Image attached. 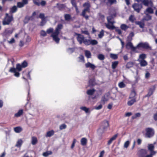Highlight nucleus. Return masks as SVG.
Returning a JSON list of instances; mask_svg holds the SVG:
<instances>
[{"label": "nucleus", "mask_w": 157, "mask_h": 157, "mask_svg": "<svg viewBox=\"0 0 157 157\" xmlns=\"http://www.w3.org/2000/svg\"><path fill=\"white\" fill-rule=\"evenodd\" d=\"M37 142V138L33 136L32 137V144L34 145H35Z\"/></svg>", "instance_id": "nucleus-38"}, {"label": "nucleus", "mask_w": 157, "mask_h": 157, "mask_svg": "<svg viewBox=\"0 0 157 157\" xmlns=\"http://www.w3.org/2000/svg\"><path fill=\"white\" fill-rule=\"evenodd\" d=\"M155 143H154V144H149L147 146V148L148 150L150 151V153L153 152H155L154 151V149L155 148V146L154 144H155Z\"/></svg>", "instance_id": "nucleus-13"}, {"label": "nucleus", "mask_w": 157, "mask_h": 157, "mask_svg": "<svg viewBox=\"0 0 157 157\" xmlns=\"http://www.w3.org/2000/svg\"><path fill=\"white\" fill-rule=\"evenodd\" d=\"M17 7L21 8L23 7L25 5L22 2H19L17 3Z\"/></svg>", "instance_id": "nucleus-43"}, {"label": "nucleus", "mask_w": 157, "mask_h": 157, "mask_svg": "<svg viewBox=\"0 0 157 157\" xmlns=\"http://www.w3.org/2000/svg\"><path fill=\"white\" fill-rule=\"evenodd\" d=\"M130 144V142L128 141L127 140L126 141L124 144V147L125 148H127L128 147L129 144Z\"/></svg>", "instance_id": "nucleus-55"}, {"label": "nucleus", "mask_w": 157, "mask_h": 157, "mask_svg": "<svg viewBox=\"0 0 157 157\" xmlns=\"http://www.w3.org/2000/svg\"><path fill=\"white\" fill-rule=\"evenodd\" d=\"M109 126V123L108 121H103L102 123V125L98 130V135L99 136H101L106 131Z\"/></svg>", "instance_id": "nucleus-1"}, {"label": "nucleus", "mask_w": 157, "mask_h": 157, "mask_svg": "<svg viewBox=\"0 0 157 157\" xmlns=\"http://www.w3.org/2000/svg\"><path fill=\"white\" fill-rule=\"evenodd\" d=\"M23 111L22 109L19 110L17 113L15 114L14 116L16 117H18L21 116L23 113Z\"/></svg>", "instance_id": "nucleus-33"}, {"label": "nucleus", "mask_w": 157, "mask_h": 157, "mask_svg": "<svg viewBox=\"0 0 157 157\" xmlns=\"http://www.w3.org/2000/svg\"><path fill=\"white\" fill-rule=\"evenodd\" d=\"M9 72L11 73H14V75L17 77H19L20 75V73L16 71V69L14 67H11L9 71Z\"/></svg>", "instance_id": "nucleus-12"}, {"label": "nucleus", "mask_w": 157, "mask_h": 157, "mask_svg": "<svg viewBox=\"0 0 157 157\" xmlns=\"http://www.w3.org/2000/svg\"><path fill=\"white\" fill-rule=\"evenodd\" d=\"M138 61L139 62L140 65L141 67H145L147 65V63L145 60L138 59Z\"/></svg>", "instance_id": "nucleus-16"}, {"label": "nucleus", "mask_w": 157, "mask_h": 157, "mask_svg": "<svg viewBox=\"0 0 157 157\" xmlns=\"http://www.w3.org/2000/svg\"><path fill=\"white\" fill-rule=\"evenodd\" d=\"M147 153V151L146 150L141 149L138 151L137 154L139 157H145Z\"/></svg>", "instance_id": "nucleus-7"}, {"label": "nucleus", "mask_w": 157, "mask_h": 157, "mask_svg": "<svg viewBox=\"0 0 157 157\" xmlns=\"http://www.w3.org/2000/svg\"><path fill=\"white\" fill-rule=\"evenodd\" d=\"M53 40L55 41L56 43L58 44L59 43L60 39L58 37H52Z\"/></svg>", "instance_id": "nucleus-53"}, {"label": "nucleus", "mask_w": 157, "mask_h": 157, "mask_svg": "<svg viewBox=\"0 0 157 157\" xmlns=\"http://www.w3.org/2000/svg\"><path fill=\"white\" fill-rule=\"evenodd\" d=\"M104 31L102 29L100 32L99 34L98 35V36L99 38H101L104 35Z\"/></svg>", "instance_id": "nucleus-51"}, {"label": "nucleus", "mask_w": 157, "mask_h": 157, "mask_svg": "<svg viewBox=\"0 0 157 157\" xmlns=\"http://www.w3.org/2000/svg\"><path fill=\"white\" fill-rule=\"evenodd\" d=\"M67 127V125L65 124H63L59 126V129L63 130L65 129Z\"/></svg>", "instance_id": "nucleus-58"}, {"label": "nucleus", "mask_w": 157, "mask_h": 157, "mask_svg": "<svg viewBox=\"0 0 157 157\" xmlns=\"http://www.w3.org/2000/svg\"><path fill=\"white\" fill-rule=\"evenodd\" d=\"M14 131L16 133H19L22 130V128L20 127H17L14 128Z\"/></svg>", "instance_id": "nucleus-29"}, {"label": "nucleus", "mask_w": 157, "mask_h": 157, "mask_svg": "<svg viewBox=\"0 0 157 157\" xmlns=\"http://www.w3.org/2000/svg\"><path fill=\"white\" fill-rule=\"evenodd\" d=\"M146 58V55L145 54H142L139 55V59L144 60V59Z\"/></svg>", "instance_id": "nucleus-44"}, {"label": "nucleus", "mask_w": 157, "mask_h": 157, "mask_svg": "<svg viewBox=\"0 0 157 157\" xmlns=\"http://www.w3.org/2000/svg\"><path fill=\"white\" fill-rule=\"evenodd\" d=\"M83 7H86L90 8V5L89 2H86L84 3L83 5Z\"/></svg>", "instance_id": "nucleus-62"}, {"label": "nucleus", "mask_w": 157, "mask_h": 157, "mask_svg": "<svg viewBox=\"0 0 157 157\" xmlns=\"http://www.w3.org/2000/svg\"><path fill=\"white\" fill-rule=\"evenodd\" d=\"M136 101V98H133L129 101H128L127 103V104L129 106H131Z\"/></svg>", "instance_id": "nucleus-26"}, {"label": "nucleus", "mask_w": 157, "mask_h": 157, "mask_svg": "<svg viewBox=\"0 0 157 157\" xmlns=\"http://www.w3.org/2000/svg\"><path fill=\"white\" fill-rule=\"evenodd\" d=\"M17 8L16 6H14L10 8V13H13L17 11Z\"/></svg>", "instance_id": "nucleus-20"}, {"label": "nucleus", "mask_w": 157, "mask_h": 157, "mask_svg": "<svg viewBox=\"0 0 157 157\" xmlns=\"http://www.w3.org/2000/svg\"><path fill=\"white\" fill-rule=\"evenodd\" d=\"M154 13L153 10L151 7H148L146 10L144 11V14L146 13H150L153 14Z\"/></svg>", "instance_id": "nucleus-17"}, {"label": "nucleus", "mask_w": 157, "mask_h": 157, "mask_svg": "<svg viewBox=\"0 0 157 157\" xmlns=\"http://www.w3.org/2000/svg\"><path fill=\"white\" fill-rule=\"evenodd\" d=\"M137 48H141L143 49L148 50H152V48L150 46L147 42L143 43L141 42L140 43L136 46Z\"/></svg>", "instance_id": "nucleus-3"}, {"label": "nucleus", "mask_w": 157, "mask_h": 157, "mask_svg": "<svg viewBox=\"0 0 157 157\" xmlns=\"http://www.w3.org/2000/svg\"><path fill=\"white\" fill-rule=\"evenodd\" d=\"M95 91V90L94 89L89 90H87L86 92V93L88 95H91L94 94Z\"/></svg>", "instance_id": "nucleus-28"}, {"label": "nucleus", "mask_w": 157, "mask_h": 157, "mask_svg": "<svg viewBox=\"0 0 157 157\" xmlns=\"http://www.w3.org/2000/svg\"><path fill=\"white\" fill-rule=\"evenodd\" d=\"M59 33V32L57 31V30H55L54 32H53L51 36L53 37H57Z\"/></svg>", "instance_id": "nucleus-36"}, {"label": "nucleus", "mask_w": 157, "mask_h": 157, "mask_svg": "<svg viewBox=\"0 0 157 157\" xmlns=\"http://www.w3.org/2000/svg\"><path fill=\"white\" fill-rule=\"evenodd\" d=\"M87 140L85 138H82L81 140V144L82 146H85L86 144Z\"/></svg>", "instance_id": "nucleus-22"}, {"label": "nucleus", "mask_w": 157, "mask_h": 157, "mask_svg": "<svg viewBox=\"0 0 157 157\" xmlns=\"http://www.w3.org/2000/svg\"><path fill=\"white\" fill-rule=\"evenodd\" d=\"M80 109L85 112L86 113L90 112L89 109L87 108L85 106H82L80 107Z\"/></svg>", "instance_id": "nucleus-40"}, {"label": "nucleus", "mask_w": 157, "mask_h": 157, "mask_svg": "<svg viewBox=\"0 0 157 157\" xmlns=\"http://www.w3.org/2000/svg\"><path fill=\"white\" fill-rule=\"evenodd\" d=\"M156 153V152H153L150 153L149 155H146L145 157H153V156L155 155Z\"/></svg>", "instance_id": "nucleus-54"}, {"label": "nucleus", "mask_w": 157, "mask_h": 157, "mask_svg": "<svg viewBox=\"0 0 157 157\" xmlns=\"http://www.w3.org/2000/svg\"><path fill=\"white\" fill-rule=\"evenodd\" d=\"M40 35L43 36H46L47 34L46 32L44 30H42L41 31Z\"/></svg>", "instance_id": "nucleus-63"}, {"label": "nucleus", "mask_w": 157, "mask_h": 157, "mask_svg": "<svg viewBox=\"0 0 157 157\" xmlns=\"http://www.w3.org/2000/svg\"><path fill=\"white\" fill-rule=\"evenodd\" d=\"M129 20L132 23L134 22V21L136 20V18L134 17V16L132 15H131L129 18Z\"/></svg>", "instance_id": "nucleus-49"}, {"label": "nucleus", "mask_w": 157, "mask_h": 157, "mask_svg": "<svg viewBox=\"0 0 157 157\" xmlns=\"http://www.w3.org/2000/svg\"><path fill=\"white\" fill-rule=\"evenodd\" d=\"M136 95V93L135 91L134 90L132 91L131 92V93L130 95V97H129V98L130 99L131 98H135V97Z\"/></svg>", "instance_id": "nucleus-41"}, {"label": "nucleus", "mask_w": 157, "mask_h": 157, "mask_svg": "<svg viewBox=\"0 0 157 157\" xmlns=\"http://www.w3.org/2000/svg\"><path fill=\"white\" fill-rule=\"evenodd\" d=\"M32 0L34 4L37 6H39L41 5L42 6H44L46 4V1L43 0H42L40 2L39 0Z\"/></svg>", "instance_id": "nucleus-8"}, {"label": "nucleus", "mask_w": 157, "mask_h": 157, "mask_svg": "<svg viewBox=\"0 0 157 157\" xmlns=\"http://www.w3.org/2000/svg\"><path fill=\"white\" fill-rule=\"evenodd\" d=\"M71 3L72 6L75 8H77V5L75 0H71Z\"/></svg>", "instance_id": "nucleus-61"}, {"label": "nucleus", "mask_w": 157, "mask_h": 157, "mask_svg": "<svg viewBox=\"0 0 157 157\" xmlns=\"http://www.w3.org/2000/svg\"><path fill=\"white\" fill-rule=\"evenodd\" d=\"M23 141L21 139H19L18 140L15 146L17 147H20L22 144Z\"/></svg>", "instance_id": "nucleus-35"}, {"label": "nucleus", "mask_w": 157, "mask_h": 157, "mask_svg": "<svg viewBox=\"0 0 157 157\" xmlns=\"http://www.w3.org/2000/svg\"><path fill=\"white\" fill-rule=\"evenodd\" d=\"M146 136L148 138L152 137L154 135L153 129L151 128H147L146 129Z\"/></svg>", "instance_id": "nucleus-6"}, {"label": "nucleus", "mask_w": 157, "mask_h": 157, "mask_svg": "<svg viewBox=\"0 0 157 157\" xmlns=\"http://www.w3.org/2000/svg\"><path fill=\"white\" fill-rule=\"evenodd\" d=\"M117 134L114 135L113 137H112L108 141L107 144L108 145H110L111 143H112V141L115 140V139L117 138Z\"/></svg>", "instance_id": "nucleus-24"}, {"label": "nucleus", "mask_w": 157, "mask_h": 157, "mask_svg": "<svg viewBox=\"0 0 157 157\" xmlns=\"http://www.w3.org/2000/svg\"><path fill=\"white\" fill-rule=\"evenodd\" d=\"M53 29L52 28H50L49 29H48L47 30L46 32L48 34H50L52 33L53 31Z\"/></svg>", "instance_id": "nucleus-56"}, {"label": "nucleus", "mask_w": 157, "mask_h": 157, "mask_svg": "<svg viewBox=\"0 0 157 157\" xmlns=\"http://www.w3.org/2000/svg\"><path fill=\"white\" fill-rule=\"evenodd\" d=\"M105 25L106 27L109 29L113 30L116 28V27L113 25H110L109 23H105Z\"/></svg>", "instance_id": "nucleus-18"}, {"label": "nucleus", "mask_w": 157, "mask_h": 157, "mask_svg": "<svg viewBox=\"0 0 157 157\" xmlns=\"http://www.w3.org/2000/svg\"><path fill=\"white\" fill-rule=\"evenodd\" d=\"M153 118L155 121H157V112L154 114Z\"/></svg>", "instance_id": "nucleus-64"}, {"label": "nucleus", "mask_w": 157, "mask_h": 157, "mask_svg": "<svg viewBox=\"0 0 157 157\" xmlns=\"http://www.w3.org/2000/svg\"><path fill=\"white\" fill-rule=\"evenodd\" d=\"M54 133V132L53 130H52L49 131L47 133L46 136V137H50L53 136Z\"/></svg>", "instance_id": "nucleus-27"}, {"label": "nucleus", "mask_w": 157, "mask_h": 157, "mask_svg": "<svg viewBox=\"0 0 157 157\" xmlns=\"http://www.w3.org/2000/svg\"><path fill=\"white\" fill-rule=\"evenodd\" d=\"M128 43H127L126 45V47L127 48H128V47H129V48H130L131 50L133 51H135L136 49V48H137L136 47H134L133 46L131 42V41H127Z\"/></svg>", "instance_id": "nucleus-11"}, {"label": "nucleus", "mask_w": 157, "mask_h": 157, "mask_svg": "<svg viewBox=\"0 0 157 157\" xmlns=\"http://www.w3.org/2000/svg\"><path fill=\"white\" fill-rule=\"evenodd\" d=\"M119 86L121 88H123L125 86V85L123 82H121L119 83Z\"/></svg>", "instance_id": "nucleus-57"}, {"label": "nucleus", "mask_w": 157, "mask_h": 157, "mask_svg": "<svg viewBox=\"0 0 157 157\" xmlns=\"http://www.w3.org/2000/svg\"><path fill=\"white\" fill-rule=\"evenodd\" d=\"M98 58L100 60H103L104 59L105 57L103 54H100L98 55Z\"/></svg>", "instance_id": "nucleus-39"}, {"label": "nucleus", "mask_w": 157, "mask_h": 157, "mask_svg": "<svg viewBox=\"0 0 157 157\" xmlns=\"http://www.w3.org/2000/svg\"><path fill=\"white\" fill-rule=\"evenodd\" d=\"M110 56L111 58L114 59H116L118 58V56L117 55L113 54H110Z\"/></svg>", "instance_id": "nucleus-50"}, {"label": "nucleus", "mask_w": 157, "mask_h": 157, "mask_svg": "<svg viewBox=\"0 0 157 157\" xmlns=\"http://www.w3.org/2000/svg\"><path fill=\"white\" fill-rule=\"evenodd\" d=\"M64 17L65 20L66 21H69L71 19V15L69 14H65Z\"/></svg>", "instance_id": "nucleus-34"}, {"label": "nucleus", "mask_w": 157, "mask_h": 157, "mask_svg": "<svg viewBox=\"0 0 157 157\" xmlns=\"http://www.w3.org/2000/svg\"><path fill=\"white\" fill-rule=\"evenodd\" d=\"M21 65L23 68H25L27 66L28 63L27 62L24 61L21 63Z\"/></svg>", "instance_id": "nucleus-59"}, {"label": "nucleus", "mask_w": 157, "mask_h": 157, "mask_svg": "<svg viewBox=\"0 0 157 157\" xmlns=\"http://www.w3.org/2000/svg\"><path fill=\"white\" fill-rule=\"evenodd\" d=\"M85 56L87 58H91V54L89 51H85Z\"/></svg>", "instance_id": "nucleus-23"}, {"label": "nucleus", "mask_w": 157, "mask_h": 157, "mask_svg": "<svg viewBox=\"0 0 157 157\" xmlns=\"http://www.w3.org/2000/svg\"><path fill=\"white\" fill-rule=\"evenodd\" d=\"M132 7L135 11L137 13H139L141 9L143 8L142 4L135 3L132 5Z\"/></svg>", "instance_id": "nucleus-4"}, {"label": "nucleus", "mask_w": 157, "mask_h": 157, "mask_svg": "<svg viewBox=\"0 0 157 157\" xmlns=\"http://www.w3.org/2000/svg\"><path fill=\"white\" fill-rule=\"evenodd\" d=\"M108 2L106 3L107 5L109 4L111 5L114 4H116L117 1L116 0H107Z\"/></svg>", "instance_id": "nucleus-31"}, {"label": "nucleus", "mask_w": 157, "mask_h": 157, "mask_svg": "<svg viewBox=\"0 0 157 157\" xmlns=\"http://www.w3.org/2000/svg\"><path fill=\"white\" fill-rule=\"evenodd\" d=\"M149 0H143L142 1V3L145 6H149Z\"/></svg>", "instance_id": "nucleus-47"}, {"label": "nucleus", "mask_w": 157, "mask_h": 157, "mask_svg": "<svg viewBox=\"0 0 157 157\" xmlns=\"http://www.w3.org/2000/svg\"><path fill=\"white\" fill-rule=\"evenodd\" d=\"M90 39H85L83 43L86 46L90 45Z\"/></svg>", "instance_id": "nucleus-37"}, {"label": "nucleus", "mask_w": 157, "mask_h": 157, "mask_svg": "<svg viewBox=\"0 0 157 157\" xmlns=\"http://www.w3.org/2000/svg\"><path fill=\"white\" fill-rule=\"evenodd\" d=\"M146 16L144 17L142 20L143 21H148L151 20L152 19V16L148 13L145 14Z\"/></svg>", "instance_id": "nucleus-15"}, {"label": "nucleus", "mask_w": 157, "mask_h": 157, "mask_svg": "<svg viewBox=\"0 0 157 157\" xmlns=\"http://www.w3.org/2000/svg\"><path fill=\"white\" fill-rule=\"evenodd\" d=\"M155 88L154 86H151L149 89L148 94L145 96L146 97H149L151 95L155 90Z\"/></svg>", "instance_id": "nucleus-9"}, {"label": "nucleus", "mask_w": 157, "mask_h": 157, "mask_svg": "<svg viewBox=\"0 0 157 157\" xmlns=\"http://www.w3.org/2000/svg\"><path fill=\"white\" fill-rule=\"evenodd\" d=\"M129 26L125 24H122L121 25L120 28L121 29L124 31H126V30L129 28Z\"/></svg>", "instance_id": "nucleus-30"}, {"label": "nucleus", "mask_w": 157, "mask_h": 157, "mask_svg": "<svg viewBox=\"0 0 157 157\" xmlns=\"http://www.w3.org/2000/svg\"><path fill=\"white\" fill-rule=\"evenodd\" d=\"M85 66L86 68H90L92 70H94L96 67L95 66L90 63L88 62L85 64Z\"/></svg>", "instance_id": "nucleus-14"}, {"label": "nucleus", "mask_w": 157, "mask_h": 157, "mask_svg": "<svg viewBox=\"0 0 157 157\" xmlns=\"http://www.w3.org/2000/svg\"><path fill=\"white\" fill-rule=\"evenodd\" d=\"M13 15H9L8 13H6L5 17L2 22V24L4 25H9L13 20Z\"/></svg>", "instance_id": "nucleus-2"}, {"label": "nucleus", "mask_w": 157, "mask_h": 157, "mask_svg": "<svg viewBox=\"0 0 157 157\" xmlns=\"http://www.w3.org/2000/svg\"><path fill=\"white\" fill-rule=\"evenodd\" d=\"M39 18H41V20L45 19V18L44 17V13H40L39 16Z\"/></svg>", "instance_id": "nucleus-60"}, {"label": "nucleus", "mask_w": 157, "mask_h": 157, "mask_svg": "<svg viewBox=\"0 0 157 157\" xmlns=\"http://www.w3.org/2000/svg\"><path fill=\"white\" fill-rule=\"evenodd\" d=\"M75 48H69L67 49V51L69 53L71 54L75 51Z\"/></svg>", "instance_id": "nucleus-48"}, {"label": "nucleus", "mask_w": 157, "mask_h": 157, "mask_svg": "<svg viewBox=\"0 0 157 157\" xmlns=\"http://www.w3.org/2000/svg\"><path fill=\"white\" fill-rule=\"evenodd\" d=\"M134 36V33L133 32H131L127 37V41H131L132 40V37Z\"/></svg>", "instance_id": "nucleus-19"}, {"label": "nucleus", "mask_w": 157, "mask_h": 157, "mask_svg": "<svg viewBox=\"0 0 157 157\" xmlns=\"http://www.w3.org/2000/svg\"><path fill=\"white\" fill-rule=\"evenodd\" d=\"M23 68L21 65L18 63L16 65V70H17L18 71H21L22 68Z\"/></svg>", "instance_id": "nucleus-42"}, {"label": "nucleus", "mask_w": 157, "mask_h": 157, "mask_svg": "<svg viewBox=\"0 0 157 157\" xmlns=\"http://www.w3.org/2000/svg\"><path fill=\"white\" fill-rule=\"evenodd\" d=\"M56 5L57 8L60 11H62L65 10L66 7V5L63 4L57 3Z\"/></svg>", "instance_id": "nucleus-10"}, {"label": "nucleus", "mask_w": 157, "mask_h": 157, "mask_svg": "<svg viewBox=\"0 0 157 157\" xmlns=\"http://www.w3.org/2000/svg\"><path fill=\"white\" fill-rule=\"evenodd\" d=\"M135 22L136 25H139L140 28H144V24L143 22L139 21H136Z\"/></svg>", "instance_id": "nucleus-25"}, {"label": "nucleus", "mask_w": 157, "mask_h": 157, "mask_svg": "<svg viewBox=\"0 0 157 157\" xmlns=\"http://www.w3.org/2000/svg\"><path fill=\"white\" fill-rule=\"evenodd\" d=\"M63 27V25L61 24H59L57 25L56 28V29L55 30H57V31L59 32V31Z\"/></svg>", "instance_id": "nucleus-45"}, {"label": "nucleus", "mask_w": 157, "mask_h": 157, "mask_svg": "<svg viewBox=\"0 0 157 157\" xmlns=\"http://www.w3.org/2000/svg\"><path fill=\"white\" fill-rule=\"evenodd\" d=\"M118 62V61H115L112 63V67L113 69H115L117 66Z\"/></svg>", "instance_id": "nucleus-46"}, {"label": "nucleus", "mask_w": 157, "mask_h": 157, "mask_svg": "<svg viewBox=\"0 0 157 157\" xmlns=\"http://www.w3.org/2000/svg\"><path fill=\"white\" fill-rule=\"evenodd\" d=\"M95 83L94 79L93 78L90 79L89 81L88 86L90 87H92L95 85Z\"/></svg>", "instance_id": "nucleus-21"}, {"label": "nucleus", "mask_w": 157, "mask_h": 157, "mask_svg": "<svg viewBox=\"0 0 157 157\" xmlns=\"http://www.w3.org/2000/svg\"><path fill=\"white\" fill-rule=\"evenodd\" d=\"M134 65V63L132 62H129L127 63L126 65V67L127 68L129 69L130 67H133Z\"/></svg>", "instance_id": "nucleus-32"}, {"label": "nucleus", "mask_w": 157, "mask_h": 157, "mask_svg": "<svg viewBox=\"0 0 157 157\" xmlns=\"http://www.w3.org/2000/svg\"><path fill=\"white\" fill-rule=\"evenodd\" d=\"M98 43V42L96 40H90V44L92 45H95L97 44Z\"/></svg>", "instance_id": "nucleus-52"}, {"label": "nucleus", "mask_w": 157, "mask_h": 157, "mask_svg": "<svg viewBox=\"0 0 157 157\" xmlns=\"http://www.w3.org/2000/svg\"><path fill=\"white\" fill-rule=\"evenodd\" d=\"M75 33L76 35L77 36L76 38L78 41L79 44H82V43H83L85 39L84 36L83 35L76 33Z\"/></svg>", "instance_id": "nucleus-5"}]
</instances>
